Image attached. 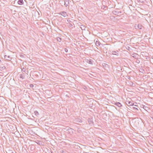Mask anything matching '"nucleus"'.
Masks as SVG:
<instances>
[{
  "label": "nucleus",
  "instance_id": "f257e3e1",
  "mask_svg": "<svg viewBox=\"0 0 153 153\" xmlns=\"http://www.w3.org/2000/svg\"><path fill=\"white\" fill-rule=\"evenodd\" d=\"M85 60L86 62L92 65L93 64V62H94L93 60L89 58L85 59Z\"/></svg>",
  "mask_w": 153,
  "mask_h": 153
},
{
  "label": "nucleus",
  "instance_id": "f03ea898",
  "mask_svg": "<svg viewBox=\"0 0 153 153\" xmlns=\"http://www.w3.org/2000/svg\"><path fill=\"white\" fill-rule=\"evenodd\" d=\"M74 123H82V121L81 119L79 118H76L74 120Z\"/></svg>",
  "mask_w": 153,
  "mask_h": 153
},
{
  "label": "nucleus",
  "instance_id": "7ed1b4c3",
  "mask_svg": "<svg viewBox=\"0 0 153 153\" xmlns=\"http://www.w3.org/2000/svg\"><path fill=\"white\" fill-rule=\"evenodd\" d=\"M134 27L137 29H142V25L140 24H135L134 25Z\"/></svg>",
  "mask_w": 153,
  "mask_h": 153
},
{
  "label": "nucleus",
  "instance_id": "20e7f679",
  "mask_svg": "<svg viewBox=\"0 0 153 153\" xmlns=\"http://www.w3.org/2000/svg\"><path fill=\"white\" fill-rule=\"evenodd\" d=\"M126 104L128 106H133L134 105V103H133L131 101H126L125 102Z\"/></svg>",
  "mask_w": 153,
  "mask_h": 153
},
{
  "label": "nucleus",
  "instance_id": "39448f33",
  "mask_svg": "<svg viewBox=\"0 0 153 153\" xmlns=\"http://www.w3.org/2000/svg\"><path fill=\"white\" fill-rule=\"evenodd\" d=\"M88 121L89 124L91 126H92L93 125V122L92 119H88Z\"/></svg>",
  "mask_w": 153,
  "mask_h": 153
},
{
  "label": "nucleus",
  "instance_id": "423d86ee",
  "mask_svg": "<svg viewBox=\"0 0 153 153\" xmlns=\"http://www.w3.org/2000/svg\"><path fill=\"white\" fill-rule=\"evenodd\" d=\"M58 14L59 15H61L62 16H63L64 17H65L66 15V13L65 12L63 11L60 12L59 13H58Z\"/></svg>",
  "mask_w": 153,
  "mask_h": 153
},
{
  "label": "nucleus",
  "instance_id": "0eeeda50",
  "mask_svg": "<svg viewBox=\"0 0 153 153\" xmlns=\"http://www.w3.org/2000/svg\"><path fill=\"white\" fill-rule=\"evenodd\" d=\"M4 57L5 59L8 60L10 61L11 59V58L10 57V56H7L6 55H5L4 56Z\"/></svg>",
  "mask_w": 153,
  "mask_h": 153
},
{
  "label": "nucleus",
  "instance_id": "6e6552de",
  "mask_svg": "<svg viewBox=\"0 0 153 153\" xmlns=\"http://www.w3.org/2000/svg\"><path fill=\"white\" fill-rule=\"evenodd\" d=\"M118 51H112V54L113 55H116L117 56H118L119 54V53H118Z\"/></svg>",
  "mask_w": 153,
  "mask_h": 153
},
{
  "label": "nucleus",
  "instance_id": "1a4fd4ad",
  "mask_svg": "<svg viewBox=\"0 0 153 153\" xmlns=\"http://www.w3.org/2000/svg\"><path fill=\"white\" fill-rule=\"evenodd\" d=\"M115 105L118 106L119 107H120L122 106V105L119 102H115Z\"/></svg>",
  "mask_w": 153,
  "mask_h": 153
},
{
  "label": "nucleus",
  "instance_id": "9d476101",
  "mask_svg": "<svg viewBox=\"0 0 153 153\" xmlns=\"http://www.w3.org/2000/svg\"><path fill=\"white\" fill-rule=\"evenodd\" d=\"M113 13L115 15H118L120 13H121V12H119L118 11H114V12H113Z\"/></svg>",
  "mask_w": 153,
  "mask_h": 153
},
{
  "label": "nucleus",
  "instance_id": "9b49d317",
  "mask_svg": "<svg viewBox=\"0 0 153 153\" xmlns=\"http://www.w3.org/2000/svg\"><path fill=\"white\" fill-rule=\"evenodd\" d=\"M24 3L23 0H19L18 1V3L20 5L23 4Z\"/></svg>",
  "mask_w": 153,
  "mask_h": 153
},
{
  "label": "nucleus",
  "instance_id": "f8f14e48",
  "mask_svg": "<svg viewBox=\"0 0 153 153\" xmlns=\"http://www.w3.org/2000/svg\"><path fill=\"white\" fill-rule=\"evenodd\" d=\"M138 2H140L141 3H144L146 1V0H137Z\"/></svg>",
  "mask_w": 153,
  "mask_h": 153
},
{
  "label": "nucleus",
  "instance_id": "ddd939ff",
  "mask_svg": "<svg viewBox=\"0 0 153 153\" xmlns=\"http://www.w3.org/2000/svg\"><path fill=\"white\" fill-rule=\"evenodd\" d=\"M100 43L98 41H96V45L97 46H99L100 45Z\"/></svg>",
  "mask_w": 153,
  "mask_h": 153
},
{
  "label": "nucleus",
  "instance_id": "4468645a",
  "mask_svg": "<svg viewBox=\"0 0 153 153\" xmlns=\"http://www.w3.org/2000/svg\"><path fill=\"white\" fill-rule=\"evenodd\" d=\"M57 40L58 41L60 42L62 40V39L59 37L57 38Z\"/></svg>",
  "mask_w": 153,
  "mask_h": 153
},
{
  "label": "nucleus",
  "instance_id": "2eb2a0df",
  "mask_svg": "<svg viewBox=\"0 0 153 153\" xmlns=\"http://www.w3.org/2000/svg\"><path fill=\"white\" fill-rule=\"evenodd\" d=\"M20 78L22 79H24L25 78V76L23 74H21Z\"/></svg>",
  "mask_w": 153,
  "mask_h": 153
},
{
  "label": "nucleus",
  "instance_id": "dca6fc26",
  "mask_svg": "<svg viewBox=\"0 0 153 153\" xmlns=\"http://www.w3.org/2000/svg\"><path fill=\"white\" fill-rule=\"evenodd\" d=\"M34 112L35 114V115L36 116H37L39 114V113L38 111H35Z\"/></svg>",
  "mask_w": 153,
  "mask_h": 153
},
{
  "label": "nucleus",
  "instance_id": "f3484780",
  "mask_svg": "<svg viewBox=\"0 0 153 153\" xmlns=\"http://www.w3.org/2000/svg\"><path fill=\"white\" fill-rule=\"evenodd\" d=\"M143 108L145 110H146V109L147 108H148V107L145 106V105H144L143 106Z\"/></svg>",
  "mask_w": 153,
  "mask_h": 153
},
{
  "label": "nucleus",
  "instance_id": "a211bd4d",
  "mask_svg": "<svg viewBox=\"0 0 153 153\" xmlns=\"http://www.w3.org/2000/svg\"><path fill=\"white\" fill-rule=\"evenodd\" d=\"M132 108H133L134 109H135L136 110H138V109L137 108H136L134 107H133Z\"/></svg>",
  "mask_w": 153,
  "mask_h": 153
},
{
  "label": "nucleus",
  "instance_id": "6ab92c4d",
  "mask_svg": "<svg viewBox=\"0 0 153 153\" xmlns=\"http://www.w3.org/2000/svg\"><path fill=\"white\" fill-rule=\"evenodd\" d=\"M22 71H24V72H25V69L24 68H23L22 69Z\"/></svg>",
  "mask_w": 153,
  "mask_h": 153
},
{
  "label": "nucleus",
  "instance_id": "aec40b11",
  "mask_svg": "<svg viewBox=\"0 0 153 153\" xmlns=\"http://www.w3.org/2000/svg\"><path fill=\"white\" fill-rule=\"evenodd\" d=\"M30 86L31 88L33 87L34 86V85L32 84H31L30 85Z\"/></svg>",
  "mask_w": 153,
  "mask_h": 153
},
{
  "label": "nucleus",
  "instance_id": "412c9836",
  "mask_svg": "<svg viewBox=\"0 0 153 153\" xmlns=\"http://www.w3.org/2000/svg\"><path fill=\"white\" fill-rule=\"evenodd\" d=\"M105 7V6L104 5H103L102 7H101V8H103V9H104V8Z\"/></svg>",
  "mask_w": 153,
  "mask_h": 153
},
{
  "label": "nucleus",
  "instance_id": "4be33fe9",
  "mask_svg": "<svg viewBox=\"0 0 153 153\" xmlns=\"http://www.w3.org/2000/svg\"><path fill=\"white\" fill-rule=\"evenodd\" d=\"M65 51L66 52H67L68 51V49L66 48H65Z\"/></svg>",
  "mask_w": 153,
  "mask_h": 153
},
{
  "label": "nucleus",
  "instance_id": "5701e85b",
  "mask_svg": "<svg viewBox=\"0 0 153 153\" xmlns=\"http://www.w3.org/2000/svg\"><path fill=\"white\" fill-rule=\"evenodd\" d=\"M103 66L104 67V66H105V67L106 66V65H108L106 64H105V63H104V64H103Z\"/></svg>",
  "mask_w": 153,
  "mask_h": 153
},
{
  "label": "nucleus",
  "instance_id": "b1692460",
  "mask_svg": "<svg viewBox=\"0 0 153 153\" xmlns=\"http://www.w3.org/2000/svg\"><path fill=\"white\" fill-rule=\"evenodd\" d=\"M67 21L68 23H69L70 22H71V21L69 19H68L67 20Z\"/></svg>",
  "mask_w": 153,
  "mask_h": 153
},
{
  "label": "nucleus",
  "instance_id": "393cba45",
  "mask_svg": "<svg viewBox=\"0 0 153 153\" xmlns=\"http://www.w3.org/2000/svg\"><path fill=\"white\" fill-rule=\"evenodd\" d=\"M5 68V67H4V66L3 67H1V69H4Z\"/></svg>",
  "mask_w": 153,
  "mask_h": 153
},
{
  "label": "nucleus",
  "instance_id": "a878e982",
  "mask_svg": "<svg viewBox=\"0 0 153 153\" xmlns=\"http://www.w3.org/2000/svg\"><path fill=\"white\" fill-rule=\"evenodd\" d=\"M136 62H137V63H139L140 62V61L139 60H137L136 61Z\"/></svg>",
  "mask_w": 153,
  "mask_h": 153
},
{
  "label": "nucleus",
  "instance_id": "bb28decb",
  "mask_svg": "<svg viewBox=\"0 0 153 153\" xmlns=\"http://www.w3.org/2000/svg\"><path fill=\"white\" fill-rule=\"evenodd\" d=\"M66 151H62L61 152V153H66Z\"/></svg>",
  "mask_w": 153,
  "mask_h": 153
},
{
  "label": "nucleus",
  "instance_id": "cd10ccee",
  "mask_svg": "<svg viewBox=\"0 0 153 153\" xmlns=\"http://www.w3.org/2000/svg\"><path fill=\"white\" fill-rule=\"evenodd\" d=\"M128 79L129 80L131 79V77L130 76H128Z\"/></svg>",
  "mask_w": 153,
  "mask_h": 153
},
{
  "label": "nucleus",
  "instance_id": "c85d7f7f",
  "mask_svg": "<svg viewBox=\"0 0 153 153\" xmlns=\"http://www.w3.org/2000/svg\"><path fill=\"white\" fill-rule=\"evenodd\" d=\"M80 0H76V1L77 2H79Z\"/></svg>",
  "mask_w": 153,
  "mask_h": 153
},
{
  "label": "nucleus",
  "instance_id": "c756f323",
  "mask_svg": "<svg viewBox=\"0 0 153 153\" xmlns=\"http://www.w3.org/2000/svg\"><path fill=\"white\" fill-rule=\"evenodd\" d=\"M72 26V24H70V27H71V26Z\"/></svg>",
  "mask_w": 153,
  "mask_h": 153
},
{
  "label": "nucleus",
  "instance_id": "7c9ffc66",
  "mask_svg": "<svg viewBox=\"0 0 153 153\" xmlns=\"http://www.w3.org/2000/svg\"><path fill=\"white\" fill-rule=\"evenodd\" d=\"M134 106H137V105H134Z\"/></svg>",
  "mask_w": 153,
  "mask_h": 153
},
{
  "label": "nucleus",
  "instance_id": "2f4dec72",
  "mask_svg": "<svg viewBox=\"0 0 153 153\" xmlns=\"http://www.w3.org/2000/svg\"><path fill=\"white\" fill-rule=\"evenodd\" d=\"M11 153H14L13 152H12Z\"/></svg>",
  "mask_w": 153,
  "mask_h": 153
},
{
  "label": "nucleus",
  "instance_id": "473e14b6",
  "mask_svg": "<svg viewBox=\"0 0 153 153\" xmlns=\"http://www.w3.org/2000/svg\"><path fill=\"white\" fill-rule=\"evenodd\" d=\"M71 129H68V130Z\"/></svg>",
  "mask_w": 153,
  "mask_h": 153
},
{
  "label": "nucleus",
  "instance_id": "72a5a7b5",
  "mask_svg": "<svg viewBox=\"0 0 153 153\" xmlns=\"http://www.w3.org/2000/svg\"><path fill=\"white\" fill-rule=\"evenodd\" d=\"M15 153H16V152H15Z\"/></svg>",
  "mask_w": 153,
  "mask_h": 153
}]
</instances>
